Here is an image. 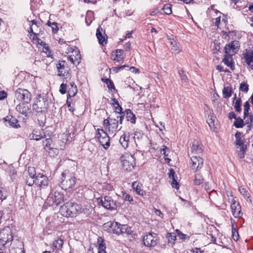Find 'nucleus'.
Instances as JSON below:
<instances>
[{
	"instance_id": "obj_1",
	"label": "nucleus",
	"mask_w": 253,
	"mask_h": 253,
	"mask_svg": "<svg viewBox=\"0 0 253 253\" xmlns=\"http://www.w3.org/2000/svg\"><path fill=\"white\" fill-rule=\"evenodd\" d=\"M48 108V94L39 93L34 99L33 104V110L37 113H44Z\"/></svg>"
},
{
	"instance_id": "obj_2",
	"label": "nucleus",
	"mask_w": 253,
	"mask_h": 253,
	"mask_svg": "<svg viewBox=\"0 0 253 253\" xmlns=\"http://www.w3.org/2000/svg\"><path fill=\"white\" fill-rule=\"evenodd\" d=\"M81 206L72 202H69L61 206L59 212L66 217H73L79 213Z\"/></svg>"
},
{
	"instance_id": "obj_3",
	"label": "nucleus",
	"mask_w": 253,
	"mask_h": 253,
	"mask_svg": "<svg viewBox=\"0 0 253 253\" xmlns=\"http://www.w3.org/2000/svg\"><path fill=\"white\" fill-rule=\"evenodd\" d=\"M76 183V178L74 173L68 170L62 172L61 177L60 186L65 190L72 188Z\"/></svg>"
},
{
	"instance_id": "obj_4",
	"label": "nucleus",
	"mask_w": 253,
	"mask_h": 253,
	"mask_svg": "<svg viewBox=\"0 0 253 253\" xmlns=\"http://www.w3.org/2000/svg\"><path fill=\"white\" fill-rule=\"evenodd\" d=\"M13 241L12 231L9 227H5L0 231V250L5 246H9Z\"/></svg>"
},
{
	"instance_id": "obj_5",
	"label": "nucleus",
	"mask_w": 253,
	"mask_h": 253,
	"mask_svg": "<svg viewBox=\"0 0 253 253\" xmlns=\"http://www.w3.org/2000/svg\"><path fill=\"white\" fill-rule=\"evenodd\" d=\"M64 202V196L62 194L58 192H55L54 194L50 193L45 201V204L53 208Z\"/></svg>"
},
{
	"instance_id": "obj_6",
	"label": "nucleus",
	"mask_w": 253,
	"mask_h": 253,
	"mask_svg": "<svg viewBox=\"0 0 253 253\" xmlns=\"http://www.w3.org/2000/svg\"><path fill=\"white\" fill-rule=\"evenodd\" d=\"M122 168L127 171H131L135 166V158L130 155L126 154L121 157Z\"/></svg>"
},
{
	"instance_id": "obj_7",
	"label": "nucleus",
	"mask_w": 253,
	"mask_h": 253,
	"mask_svg": "<svg viewBox=\"0 0 253 253\" xmlns=\"http://www.w3.org/2000/svg\"><path fill=\"white\" fill-rule=\"evenodd\" d=\"M159 243V238L157 234L150 232L143 236V245L148 248H153Z\"/></svg>"
},
{
	"instance_id": "obj_8",
	"label": "nucleus",
	"mask_w": 253,
	"mask_h": 253,
	"mask_svg": "<svg viewBox=\"0 0 253 253\" xmlns=\"http://www.w3.org/2000/svg\"><path fill=\"white\" fill-rule=\"evenodd\" d=\"M15 97L19 101L30 103L32 99V94L26 89L18 88L15 91Z\"/></svg>"
},
{
	"instance_id": "obj_9",
	"label": "nucleus",
	"mask_w": 253,
	"mask_h": 253,
	"mask_svg": "<svg viewBox=\"0 0 253 253\" xmlns=\"http://www.w3.org/2000/svg\"><path fill=\"white\" fill-rule=\"evenodd\" d=\"M96 137L100 144L105 150H107L110 145V138L107 133L103 129L98 128Z\"/></svg>"
},
{
	"instance_id": "obj_10",
	"label": "nucleus",
	"mask_w": 253,
	"mask_h": 253,
	"mask_svg": "<svg viewBox=\"0 0 253 253\" xmlns=\"http://www.w3.org/2000/svg\"><path fill=\"white\" fill-rule=\"evenodd\" d=\"M98 204L102 206L104 208L108 210H114L117 208V204L115 201L109 196H104L97 199Z\"/></svg>"
},
{
	"instance_id": "obj_11",
	"label": "nucleus",
	"mask_w": 253,
	"mask_h": 253,
	"mask_svg": "<svg viewBox=\"0 0 253 253\" xmlns=\"http://www.w3.org/2000/svg\"><path fill=\"white\" fill-rule=\"evenodd\" d=\"M10 245L11 246L9 249L10 253H25L24 244L19 240L13 241Z\"/></svg>"
},
{
	"instance_id": "obj_12",
	"label": "nucleus",
	"mask_w": 253,
	"mask_h": 253,
	"mask_svg": "<svg viewBox=\"0 0 253 253\" xmlns=\"http://www.w3.org/2000/svg\"><path fill=\"white\" fill-rule=\"evenodd\" d=\"M239 47L240 45L238 41H232L225 46L224 48L225 53L227 54L234 55L238 51Z\"/></svg>"
},
{
	"instance_id": "obj_13",
	"label": "nucleus",
	"mask_w": 253,
	"mask_h": 253,
	"mask_svg": "<svg viewBox=\"0 0 253 253\" xmlns=\"http://www.w3.org/2000/svg\"><path fill=\"white\" fill-rule=\"evenodd\" d=\"M190 167L192 169L198 170L203 166V159L197 155H192L191 158Z\"/></svg>"
},
{
	"instance_id": "obj_14",
	"label": "nucleus",
	"mask_w": 253,
	"mask_h": 253,
	"mask_svg": "<svg viewBox=\"0 0 253 253\" xmlns=\"http://www.w3.org/2000/svg\"><path fill=\"white\" fill-rule=\"evenodd\" d=\"M103 229L105 231L110 233L118 234L119 223L118 222L108 221L103 225Z\"/></svg>"
},
{
	"instance_id": "obj_15",
	"label": "nucleus",
	"mask_w": 253,
	"mask_h": 253,
	"mask_svg": "<svg viewBox=\"0 0 253 253\" xmlns=\"http://www.w3.org/2000/svg\"><path fill=\"white\" fill-rule=\"evenodd\" d=\"M231 195V198H229V200H231V209L232 210V214L235 217H239L241 216V207L239 203L236 202V201L234 199L231 192L229 193Z\"/></svg>"
},
{
	"instance_id": "obj_16",
	"label": "nucleus",
	"mask_w": 253,
	"mask_h": 253,
	"mask_svg": "<svg viewBox=\"0 0 253 253\" xmlns=\"http://www.w3.org/2000/svg\"><path fill=\"white\" fill-rule=\"evenodd\" d=\"M57 68L58 71L59 76H67L70 69L65 61H61L57 64Z\"/></svg>"
},
{
	"instance_id": "obj_17",
	"label": "nucleus",
	"mask_w": 253,
	"mask_h": 253,
	"mask_svg": "<svg viewBox=\"0 0 253 253\" xmlns=\"http://www.w3.org/2000/svg\"><path fill=\"white\" fill-rule=\"evenodd\" d=\"M48 178L43 174L39 173L36 176V184L41 188H45L48 186Z\"/></svg>"
},
{
	"instance_id": "obj_18",
	"label": "nucleus",
	"mask_w": 253,
	"mask_h": 253,
	"mask_svg": "<svg viewBox=\"0 0 253 253\" xmlns=\"http://www.w3.org/2000/svg\"><path fill=\"white\" fill-rule=\"evenodd\" d=\"M30 103L21 102L16 106V109L20 113L27 116L30 112Z\"/></svg>"
},
{
	"instance_id": "obj_19",
	"label": "nucleus",
	"mask_w": 253,
	"mask_h": 253,
	"mask_svg": "<svg viewBox=\"0 0 253 253\" xmlns=\"http://www.w3.org/2000/svg\"><path fill=\"white\" fill-rule=\"evenodd\" d=\"M243 56L249 69L253 70V50H246Z\"/></svg>"
},
{
	"instance_id": "obj_20",
	"label": "nucleus",
	"mask_w": 253,
	"mask_h": 253,
	"mask_svg": "<svg viewBox=\"0 0 253 253\" xmlns=\"http://www.w3.org/2000/svg\"><path fill=\"white\" fill-rule=\"evenodd\" d=\"M119 232L118 234L122 235H129L132 234V230H131V228L126 224H121L119 223Z\"/></svg>"
},
{
	"instance_id": "obj_21",
	"label": "nucleus",
	"mask_w": 253,
	"mask_h": 253,
	"mask_svg": "<svg viewBox=\"0 0 253 253\" xmlns=\"http://www.w3.org/2000/svg\"><path fill=\"white\" fill-rule=\"evenodd\" d=\"M30 137L32 139L40 140L43 138L46 137V135L42 130L34 129L32 133L30 135Z\"/></svg>"
},
{
	"instance_id": "obj_22",
	"label": "nucleus",
	"mask_w": 253,
	"mask_h": 253,
	"mask_svg": "<svg viewBox=\"0 0 253 253\" xmlns=\"http://www.w3.org/2000/svg\"><path fill=\"white\" fill-rule=\"evenodd\" d=\"M169 177L170 179H172L171 183V186L173 188H176V189H179V185L177 181V176L175 174L174 170L172 169L169 170Z\"/></svg>"
},
{
	"instance_id": "obj_23",
	"label": "nucleus",
	"mask_w": 253,
	"mask_h": 253,
	"mask_svg": "<svg viewBox=\"0 0 253 253\" xmlns=\"http://www.w3.org/2000/svg\"><path fill=\"white\" fill-rule=\"evenodd\" d=\"M203 151V147L200 145L198 141H194L191 147L192 155H197L202 153Z\"/></svg>"
},
{
	"instance_id": "obj_24",
	"label": "nucleus",
	"mask_w": 253,
	"mask_h": 253,
	"mask_svg": "<svg viewBox=\"0 0 253 253\" xmlns=\"http://www.w3.org/2000/svg\"><path fill=\"white\" fill-rule=\"evenodd\" d=\"M4 120L7 122L9 126L11 127L18 128L20 127L18 124V121L13 116L9 115L7 116L5 118Z\"/></svg>"
},
{
	"instance_id": "obj_25",
	"label": "nucleus",
	"mask_w": 253,
	"mask_h": 253,
	"mask_svg": "<svg viewBox=\"0 0 253 253\" xmlns=\"http://www.w3.org/2000/svg\"><path fill=\"white\" fill-rule=\"evenodd\" d=\"M233 55L225 54L222 60V62L228 67L233 71L235 69L234 63L233 62Z\"/></svg>"
},
{
	"instance_id": "obj_26",
	"label": "nucleus",
	"mask_w": 253,
	"mask_h": 253,
	"mask_svg": "<svg viewBox=\"0 0 253 253\" xmlns=\"http://www.w3.org/2000/svg\"><path fill=\"white\" fill-rule=\"evenodd\" d=\"M129 132H125L121 137L119 142L122 146L125 148H126L128 146L129 140Z\"/></svg>"
},
{
	"instance_id": "obj_27",
	"label": "nucleus",
	"mask_w": 253,
	"mask_h": 253,
	"mask_svg": "<svg viewBox=\"0 0 253 253\" xmlns=\"http://www.w3.org/2000/svg\"><path fill=\"white\" fill-rule=\"evenodd\" d=\"M76 56L71 55L68 57V59L73 64H79L80 62L81 55L79 54V51H75Z\"/></svg>"
},
{
	"instance_id": "obj_28",
	"label": "nucleus",
	"mask_w": 253,
	"mask_h": 253,
	"mask_svg": "<svg viewBox=\"0 0 253 253\" xmlns=\"http://www.w3.org/2000/svg\"><path fill=\"white\" fill-rule=\"evenodd\" d=\"M119 121L116 118L110 119V126L109 127V132L114 133L118 128L119 127Z\"/></svg>"
},
{
	"instance_id": "obj_29",
	"label": "nucleus",
	"mask_w": 253,
	"mask_h": 253,
	"mask_svg": "<svg viewBox=\"0 0 253 253\" xmlns=\"http://www.w3.org/2000/svg\"><path fill=\"white\" fill-rule=\"evenodd\" d=\"M102 29L100 26H99L97 29L96 35L99 43L100 44L103 45L104 43H106V42L105 37L102 35Z\"/></svg>"
},
{
	"instance_id": "obj_30",
	"label": "nucleus",
	"mask_w": 253,
	"mask_h": 253,
	"mask_svg": "<svg viewBox=\"0 0 253 253\" xmlns=\"http://www.w3.org/2000/svg\"><path fill=\"white\" fill-rule=\"evenodd\" d=\"M125 113L127 120L129 121L132 124H135L136 122V118L133 112L130 109H126L125 111Z\"/></svg>"
},
{
	"instance_id": "obj_31",
	"label": "nucleus",
	"mask_w": 253,
	"mask_h": 253,
	"mask_svg": "<svg viewBox=\"0 0 253 253\" xmlns=\"http://www.w3.org/2000/svg\"><path fill=\"white\" fill-rule=\"evenodd\" d=\"M93 211V208L90 205H85L83 207H81V210L79 213H84L86 216L90 215Z\"/></svg>"
},
{
	"instance_id": "obj_32",
	"label": "nucleus",
	"mask_w": 253,
	"mask_h": 253,
	"mask_svg": "<svg viewBox=\"0 0 253 253\" xmlns=\"http://www.w3.org/2000/svg\"><path fill=\"white\" fill-rule=\"evenodd\" d=\"M170 44L171 45V50L172 53L177 54L181 51V49L175 41L173 40L170 41Z\"/></svg>"
},
{
	"instance_id": "obj_33",
	"label": "nucleus",
	"mask_w": 253,
	"mask_h": 253,
	"mask_svg": "<svg viewBox=\"0 0 253 253\" xmlns=\"http://www.w3.org/2000/svg\"><path fill=\"white\" fill-rule=\"evenodd\" d=\"M31 24L30 25V30H29V33H32L33 34L36 35V32L38 31V29L39 27L40 23H38L35 20H32L31 21Z\"/></svg>"
},
{
	"instance_id": "obj_34",
	"label": "nucleus",
	"mask_w": 253,
	"mask_h": 253,
	"mask_svg": "<svg viewBox=\"0 0 253 253\" xmlns=\"http://www.w3.org/2000/svg\"><path fill=\"white\" fill-rule=\"evenodd\" d=\"M64 241L63 239H61L60 238L57 239V240H55L53 242L52 244V249L53 250H61L62 248V246L63 245Z\"/></svg>"
},
{
	"instance_id": "obj_35",
	"label": "nucleus",
	"mask_w": 253,
	"mask_h": 253,
	"mask_svg": "<svg viewBox=\"0 0 253 253\" xmlns=\"http://www.w3.org/2000/svg\"><path fill=\"white\" fill-rule=\"evenodd\" d=\"M233 92V89L231 86H224L222 90L223 97L229 98L231 96Z\"/></svg>"
},
{
	"instance_id": "obj_36",
	"label": "nucleus",
	"mask_w": 253,
	"mask_h": 253,
	"mask_svg": "<svg viewBox=\"0 0 253 253\" xmlns=\"http://www.w3.org/2000/svg\"><path fill=\"white\" fill-rule=\"evenodd\" d=\"M239 191L240 193L244 196V197L246 199L247 201H249L252 202L251 198L250 196V194L249 192L244 187H239Z\"/></svg>"
},
{
	"instance_id": "obj_37",
	"label": "nucleus",
	"mask_w": 253,
	"mask_h": 253,
	"mask_svg": "<svg viewBox=\"0 0 253 253\" xmlns=\"http://www.w3.org/2000/svg\"><path fill=\"white\" fill-rule=\"evenodd\" d=\"M124 51L122 49H117L116 50L115 57L113 58L114 60H116L117 62H120L123 60L125 58L124 56Z\"/></svg>"
},
{
	"instance_id": "obj_38",
	"label": "nucleus",
	"mask_w": 253,
	"mask_h": 253,
	"mask_svg": "<svg viewBox=\"0 0 253 253\" xmlns=\"http://www.w3.org/2000/svg\"><path fill=\"white\" fill-rule=\"evenodd\" d=\"M38 42L39 44L43 46V52H45L47 54V56L49 57L51 51L50 50L48 45L45 42H42L41 40L40 39L38 40Z\"/></svg>"
},
{
	"instance_id": "obj_39",
	"label": "nucleus",
	"mask_w": 253,
	"mask_h": 253,
	"mask_svg": "<svg viewBox=\"0 0 253 253\" xmlns=\"http://www.w3.org/2000/svg\"><path fill=\"white\" fill-rule=\"evenodd\" d=\"M42 142L44 149L46 151L53 149V148L51 147L52 140L50 138H46Z\"/></svg>"
},
{
	"instance_id": "obj_40",
	"label": "nucleus",
	"mask_w": 253,
	"mask_h": 253,
	"mask_svg": "<svg viewBox=\"0 0 253 253\" xmlns=\"http://www.w3.org/2000/svg\"><path fill=\"white\" fill-rule=\"evenodd\" d=\"M162 147L163 148L161 149L160 153L162 155H164L165 161L167 163H169L170 161V159L168 158L169 155L167 153L168 152H169V149L167 147L165 146H163Z\"/></svg>"
},
{
	"instance_id": "obj_41",
	"label": "nucleus",
	"mask_w": 253,
	"mask_h": 253,
	"mask_svg": "<svg viewBox=\"0 0 253 253\" xmlns=\"http://www.w3.org/2000/svg\"><path fill=\"white\" fill-rule=\"evenodd\" d=\"M242 133L240 132L237 131L235 134V138H236V145L237 146H244L245 145L241 139V136Z\"/></svg>"
},
{
	"instance_id": "obj_42",
	"label": "nucleus",
	"mask_w": 253,
	"mask_h": 253,
	"mask_svg": "<svg viewBox=\"0 0 253 253\" xmlns=\"http://www.w3.org/2000/svg\"><path fill=\"white\" fill-rule=\"evenodd\" d=\"M233 103L235 111L238 113H241L242 111V109L241 108L242 100L241 98H237L236 101H234Z\"/></svg>"
},
{
	"instance_id": "obj_43",
	"label": "nucleus",
	"mask_w": 253,
	"mask_h": 253,
	"mask_svg": "<svg viewBox=\"0 0 253 253\" xmlns=\"http://www.w3.org/2000/svg\"><path fill=\"white\" fill-rule=\"evenodd\" d=\"M132 187L135 189L136 192L140 195H143L144 191L141 189V185H139L136 182L132 183Z\"/></svg>"
},
{
	"instance_id": "obj_44",
	"label": "nucleus",
	"mask_w": 253,
	"mask_h": 253,
	"mask_svg": "<svg viewBox=\"0 0 253 253\" xmlns=\"http://www.w3.org/2000/svg\"><path fill=\"white\" fill-rule=\"evenodd\" d=\"M204 182V178L200 174L197 173L195 174V179L194 180V184L196 185H199Z\"/></svg>"
},
{
	"instance_id": "obj_45",
	"label": "nucleus",
	"mask_w": 253,
	"mask_h": 253,
	"mask_svg": "<svg viewBox=\"0 0 253 253\" xmlns=\"http://www.w3.org/2000/svg\"><path fill=\"white\" fill-rule=\"evenodd\" d=\"M113 101L114 102V107L115 108V114L117 113H122L123 109L122 107L120 105L118 101L116 99L114 98L113 99Z\"/></svg>"
},
{
	"instance_id": "obj_46",
	"label": "nucleus",
	"mask_w": 253,
	"mask_h": 253,
	"mask_svg": "<svg viewBox=\"0 0 253 253\" xmlns=\"http://www.w3.org/2000/svg\"><path fill=\"white\" fill-rule=\"evenodd\" d=\"M77 92V88L76 86L69 87L68 90V97H72L74 96Z\"/></svg>"
},
{
	"instance_id": "obj_47",
	"label": "nucleus",
	"mask_w": 253,
	"mask_h": 253,
	"mask_svg": "<svg viewBox=\"0 0 253 253\" xmlns=\"http://www.w3.org/2000/svg\"><path fill=\"white\" fill-rule=\"evenodd\" d=\"M164 12L166 14H170L172 13L171 5L170 4H166L163 8Z\"/></svg>"
},
{
	"instance_id": "obj_48",
	"label": "nucleus",
	"mask_w": 253,
	"mask_h": 253,
	"mask_svg": "<svg viewBox=\"0 0 253 253\" xmlns=\"http://www.w3.org/2000/svg\"><path fill=\"white\" fill-rule=\"evenodd\" d=\"M235 122L234 123L235 126L236 128H242L244 126V121L240 118H236Z\"/></svg>"
},
{
	"instance_id": "obj_49",
	"label": "nucleus",
	"mask_w": 253,
	"mask_h": 253,
	"mask_svg": "<svg viewBox=\"0 0 253 253\" xmlns=\"http://www.w3.org/2000/svg\"><path fill=\"white\" fill-rule=\"evenodd\" d=\"M247 147L246 145L240 146V149L238 152V155L241 159H243L245 157V153L246 151Z\"/></svg>"
},
{
	"instance_id": "obj_50",
	"label": "nucleus",
	"mask_w": 253,
	"mask_h": 253,
	"mask_svg": "<svg viewBox=\"0 0 253 253\" xmlns=\"http://www.w3.org/2000/svg\"><path fill=\"white\" fill-rule=\"evenodd\" d=\"M250 110V104L248 101H246L244 104V119L246 116H248L249 111Z\"/></svg>"
},
{
	"instance_id": "obj_51",
	"label": "nucleus",
	"mask_w": 253,
	"mask_h": 253,
	"mask_svg": "<svg viewBox=\"0 0 253 253\" xmlns=\"http://www.w3.org/2000/svg\"><path fill=\"white\" fill-rule=\"evenodd\" d=\"M239 89L242 92H247L249 90V85L245 82H242L240 84Z\"/></svg>"
},
{
	"instance_id": "obj_52",
	"label": "nucleus",
	"mask_w": 253,
	"mask_h": 253,
	"mask_svg": "<svg viewBox=\"0 0 253 253\" xmlns=\"http://www.w3.org/2000/svg\"><path fill=\"white\" fill-rule=\"evenodd\" d=\"M29 176L33 178H36V173L35 169L34 167H29L28 170Z\"/></svg>"
},
{
	"instance_id": "obj_53",
	"label": "nucleus",
	"mask_w": 253,
	"mask_h": 253,
	"mask_svg": "<svg viewBox=\"0 0 253 253\" xmlns=\"http://www.w3.org/2000/svg\"><path fill=\"white\" fill-rule=\"evenodd\" d=\"M247 120H246V124L248 125V126H253V114H251L250 115L248 114Z\"/></svg>"
},
{
	"instance_id": "obj_54",
	"label": "nucleus",
	"mask_w": 253,
	"mask_h": 253,
	"mask_svg": "<svg viewBox=\"0 0 253 253\" xmlns=\"http://www.w3.org/2000/svg\"><path fill=\"white\" fill-rule=\"evenodd\" d=\"M178 74L180 77L181 80L184 82H187L188 81V78L186 75L184 73V72L182 70H179Z\"/></svg>"
},
{
	"instance_id": "obj_55",
	"label": "nucleus",
	"mask_w": 253,
	"mask_h": 253,
	"mask_svg": "<svg viewBox=\"0 0 253 253\" xmlns=\"http://www.w3.org/2000/svg\"><path fill=\"white\" fill-rule=\"evenodd\" d=\"M25 183L29 186H32L34 183L36 184V178H33L30 177H27L25 180Z\"/></svg>"
},
{
	"instance_id": "obj_56",
	"label": "nucleus",
	"mask_w": 253,
	"mask_h": 253,
	"mask_svg": "<svg viewBox=\"0 0 253 253\" xmlns=\"http://www.w3.org/2000/svg\"><path fill=\"white\" fill-rule=\"evenodd\" d=\"M116 119L117 121H119V123L120 124H122L123 123V121L124 119L125 113L124 112L116 114Z\"/></svg>"
},
{
	"instance_id": "obj_57",
	"label": "nucleus",
	"mask_w": 253,
	"mask_h": 253,
	"mask_svg": "<svg viewBox=\"0 0 253 253\" xmlns=\"http://www.w3.org/2000/svg\"><path fill=\"white\" fill-rule=\"evenodd\" d=\"M97 253H106V246L105 244L104 243L102 245H100L97 247Z\"/></svg>"
},
{
	"instance_id": "obj_58",
	"label": "nucleus",
	"mask_w": 253,
	"mask_h": 253,
	"mask_svg": "<svg viewBox=\"0 0 253 253\" xmlns=\"http://www.w3.org/2000/svg\"><path fill=\"white\" fill-rule=\"evenodd\" d=\"M7 197V194L6 191L3 189L0 188V200L3 201L5 200Z\"/></svg>"
},
{
	"instance_id": "obj_59",
	"label": "nucleus",
	"mask_w": 253,
	"mask_h": 253,
	"mask_svg": "<svg viewBox=\"0 0 253 253\" xmlns=\"http://www.w3.org/2000/svg\"><path fill=\"white\" fill-rule=\"evenodd\" d=\"M232 237L235 241H237L239 238V236L237 230L234 228H232Z\"/></svg>"
},
{
	"instance_id": "obj_60",
	"label": "nucleus",
	"mask_w": 253,
	"mask_h": 253,
	"mask_svg": "<svg viewBox=\"0 0 253 253\" xmlns=\"http://www.w3.org/2000/svg\"><path fill=\"white\" fill-rule=\"evenodd\" d=\"M9 171V175L11 177V178L13 177H15V175L16 174V171L15 170L14 168L12 166L9 167L8 168Z\"/></svg>"
},
{
	"instance_id": "obj_61",
	"label": "nucleus",
	"mask_w": 253,
	"mask_h": 253,
	"mask_svg": "<svg viewBox=\"0 0 253 253\" xmlns=\"http://www.w3.org/2000/svg\"><path fill=\"white\" fill-rule=\"evenodd\" d=\"M67 84L62 83L60 86L59 92L62 94H64L66 92Z\"/></svg>"
},
{
	"instance_id": "obj_62",
	"label": "nucleus",
	"mask_w": 253,
	"mask_h": 253,
	"mask_svg": "<svg viewBox=\"0 0 253 253\" xmlns=\"http://www.w3.org/2000/svg\"><path fill=\"white\" fill-rule=\"evenodd\" d=\"M51 27L52 28V31L53 33L55 34L57 33L59 29L57 26V23L56 22H52V26Z\"/></svg>"
},
{
	"instance_id": "obj_63",
	"label": "nucleus",
	"mask_w": 253,
	"mask_h": 253,
	"mask_svg": "<svg viewBox=\"0 0 253 253\" xmlns=\"http://www.w3.org/2000/svg\"><path fill=\"white\" fill-rule=\"evenodd\" d=\"M107 85V87L109 89H115V87L114 85V84L113 82L110 80H107V83H106Z\"/></svg>"
},
{
	"instance_id": "obj_64",
	"label": "nucleus",
	"mask_w": 253,
	"mask_h": 253,
	"mask_svg": "<svg viewBox=\"0 0 253 253\" xmlns=\"http://www.w3.org/2000/svg\"><path fill=\"white\" fill-rule=\"evenodd\" d=\"M97 249L96 246H90L88 250L87 253H95L97 252Z\"/></svg>"
}]
</instances>
